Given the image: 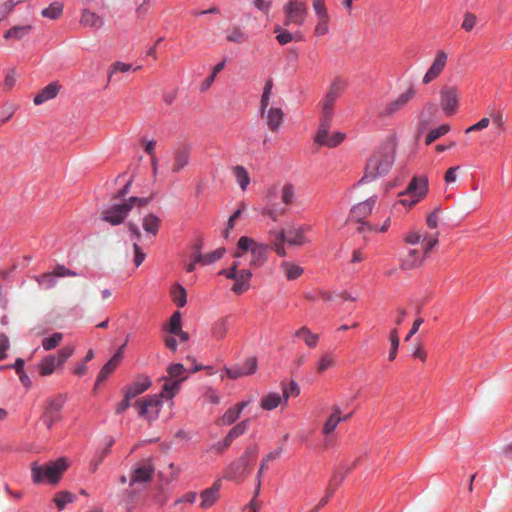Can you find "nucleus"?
<instances>
[{
  "instance_id": "nucleus-1",
  "label": "nucleus",
  "mask_w": 512,
  "mask_h": 512,
  "mask_svg": "<svg viewBox=\"0 0 512 512\" xmlns=\"http://www.w3.org/2000/svg\"><path fill=\"white\" fill-rule=\"evenodd\" d=\"M394 162L393 147L387 146L375 152L366 164L365 174L360 182H369L389 172Z\"/></svg>"
},
{
  "instance_id": "nucleus-2",
  "label": "nucleus",
  "mask_w": 512,
  "mask_h": 512,
  "mask_svg": "<svg viewBox=\"0 0 512 512\" xmlns=\"http://www.w3.org/2000/svg\"><path fill=\"white\" fill-rule=\"evenodd\" d=\"M68 464L65 458H58L55 461L45 465H40L37 461L31 464V476L35 484L47 482L56 484L61 479Z\"/></svg>"
},
{
  "instance_id": "nucleus-3",
  "label": "nucleus",
  "mask_w": 512,
  "mask_h": 512,
  "mask_svg": "<svg viewBox=\"0 0 512 512\" xmlns=\"http://www.w3.org/2000/svg\"><path fill=\"white\" fill-rule=\"evenodd\" d=\"M347 84L341 77H335L323 99L320 102L321 106V118H323V128L321 134H324L325 128L329 121H332L334 115V106L337 99L342 95Z\"/></svg>"
},
{
  "instance_id": "nucleus-4",
  "label": "nucleus",
  "mask_w": 512,
  "mask_h": 512,
  "mask_svg": "<svg viewBox=\"0 0 512 512\" xmlns=\"http://www.w3.org/2000/svg\"><path fill=\"white\" fill-rule=\"evenodd\" d=\"M238 250L234 253L235 258L242 257L247 251L251 252L250 266L259 268L267 261L268 245L258 243L254 239L242 236L237 243Z\"/></svg>"
},
{
  "instance_id": "nucleus-5",
  "label": "nucleus",
  "mask_w": 512,
  "mask_h": 512,
  "mask_svg": "<svg viewBox=\"0 0 512 512\" xmlns=\"http://www.w3.org/2000/svg\"><path fill=\"white\" fill-rule=\"evenodd\" d=\"M153 474L154 466L149 460H144L133 469L129 480L131 489L127 491L125 500L128 511L134 507L137 494V489L134 487L151 481Z\"/></svg>"
},
{
  "instance_id": "nucleus-6",
  "label": "nucleus",
  "mask_w": 512,
  "mask_h": 512,
  "mask_svg": "<svg viewBox=\"0 0 512 512\" xmlns=\"http://www.w3.org/2000/svg\"><path fill=\"white\" fill-rule=\"evenodd\" d=\"M239 261H234L227 269H222L219 275L225 276L227 279L234 280L231 290L236 295L245 293L250 288V280L252 272L249 269H239Z\"/></svg>"
},
{
  "instance_id": "nucleus-7",
  "label": "nucleus",
  "mask_w": 512,
  "mask_h": 512,
  "mask_svg": "<svg viewBox=\"0 0 512 512\" xmlns=\"http://www.w3.org/2000/svg\"><path fill=\"white\" fill-rule=\"evenodd\" d=\"M257 453L256 447L247 448L243 455L229 466L227 477L238 480L248 476L250 473L249 467L255 461Z\"/></svg>"
},
{
  "instance_id": "nucleus-8",
  "label": "nucleus",
  "mask_w": 512,
  "mask_h": 512,
  "mask_svg": "<svg viewBox=\"0 0 512 512\" xmlns=\"http://www.w3.org/2000/svg\"><path fill=\"white\" fill-rule=\"evenodd\" d=\"M134 407L140 417L145 418L149 422L155 421L162 407L161 395L154 394L138 399L134 403Z\"/></svg>"
},
{
  "instance_id": "nucleus-9",
  "label": "nucleus",
  "mask_w": 512,
  "mask_h": 512,
  "mask_svg": "<svg viewBox=\"0 0 512 512\" xmlns=\"http://www.w3.org/2000/svg\"><path fill=\"white\" fill-rule=\"evenodd\" d=\"M283 13L285 26H302L306 21L308 9L304 2L291 0L283 6Z\"/></svg>"
},
{
  "instance_id": "nucleus-10",
  "label": "nucleus",
  "mask_w": 512,
  "mask_h": 512,
  "mask_svg": "<svg viewBox=\"0 0 512 512\" xmlns=\"http://www.w3.org/2000/svg\"><path fill=\"white\" fill-rule=\"evenodd\" d=\"M377 202V197L372 196L369 199L360 202L354 205L350 210V219L357 221L360 223V226L357 228V231L362 233L367 229L368 223L363 222L365 218H367L373 210Z\"/></svg>"
},
{
  "instance_id": "nucleus-11",
  "label": "nucleus",
  "mask_w": 512,
  "mask_h": 512,
  "mask_svg": "<svg viewBox=\"0 0 512 512\" xmlns=\"http://www.w3.org/2000/svg\"><path fill=\"white\" fill-rule=\"evenodd\" d=\"M65 396L58 395L47 401V406L42 415V421L48 429H51L54 423L61 418V409L65 403Z\"/></svg>"
},
{
  "instance_id": "nucleus-12",
  "label": "nucleus",
  "mask_w": 512,
  "mask_h": 512,
  "mask_svg": "<svg viewBox=\"0 0 512 512\" xmlns=\"http://www.w3.org/2000/svg\"><path fill=\"white\" fill-rule=\"evenodd\" d=\"M440 105L446 115H454L459 106L460 94L456 87L446 86L440 91Z\"/></svg>"
},
{
  "instance_id": "nucleus-13",
  "label": "nucleus",
  "mask_w": 512,
  "mask_h": 512,
  "mask_svg": "<svg viewBox=\"0 0 512 512\" xmlns=\"http://www.w3.org/2000/svg\"><path fill=\"white\" fill-rule=\"evenodd\" d=\"M131 211V205L126 202L114 204L101 213V219L111 225H119L124 222L128 213Z\"/></svg>"
},
{
  "instance_id": "nucleus-14",
  "label": "nucleus",
  "mask_w": 512,
  "mask_h": 512,
  "mask_svg": "<svg viewBox=\"0 0 512 512\" xmlns=\"http://www.w3.org/2000/svg\"><path fill=\"white\" fill-rule=\"evenodd\" d=\"M448 55L445 51L439 50L435 58L422 78V84L428 85L436 80L444 71L447 65Z\"/></svg>"
},
{
  "instance_id": "nucleus-15",
  "label": "nucleus",
  "mask_w": 512,
  "mask_h": 512,
  "mask_svg": "<svg viewBox=\"0 0 512 512\" xmlns=\"http://www.w3.org/2000/svg\"><path fill=\"white\" fill-rule=\"evenodd\" d=\"M416 96V89L410 85L408 89L401 93L396 99L389 102L381 112L382 116H392L396 112L402 110L414 97Z\"/></svg>"
},
{
  "instance_id": "nucleus-16",
  "label": "nucleus",
  "mask_w": 512,
  "mask_h": 512,
  "mask_svg": "<svg viewBox=\"0 0 512 512\" xmlns=\"http://www.w3.org/2000/svg\"><path fill=\"white\" fill-rule=\"evenodd\" d=\"M427 191L428 180L425 177H414L409 183L406 191L402 192L400 196L408 195L409 197H412L413 199L409 203V207H412L426 195Z\"/></svg>"
},
{
  "instance_id": "nucleus-17",
  "label": "nucleus",
  "mask_w": 512,
  "mask_h": 512,
  "mask_svg": "<svg viewBox=\"0 0 512 512\" xmlns=\"http://www.w3.org/2000/svg\"><path fill=\"white\" fill-rule=\"evenodd\" d=\"M331 122L329 121L327 124V127L325 128L324 134H321V130L323 128V118H321L320 125L318 127L316 136H315V142L320 146H326L328 148H334L337 147L339 144L343 142L346 135L342 132H336L332 135H328L329 128L331 126Z\"/></svg>"
},
{
  "instance_id": "nucleus-18",
  "label": "nucleus",
  "mask_w": 512,
  "mask_h": 512,
  "mask_svg": "<svg viewBox=\"0 0 512 512\" xmlns=\"http://www.w3.org/2000/svg\"><path fill=\"white\" fill-rule=\"evenodd\" d=\"M311 230L310 225L291 227L286 230V243L292 246H302L309 242L305 234Z\"/></svg>"
},
{
  "instance_id": "nucleus-19",
  "label": "nucleus",
  "mask_w": 512,
  "mask_h": 512,
  "mask_svg": "<svg viewBox=\"0 0 512 512\" xmlns=\"http://www.w3.org/2000/svg\"><path fill=\"white\" fill-rule=\"evenodd\" d=\"M231 326V319L229 316H223L215 320L210 327L211 338L215 341H222Z\"/></svg>"
},
{
  "instance_id": "nucleus-20",
  "label": "nucleus",
  "mask_w": 512,
  "mask_h": 512,
  "mask_svg": "<svg viewBox=\"0 0 512 512\" xmlns=\"http://www.w3.org/2000/svg\"><path fill=\"white\" fill-rule=\"evenodd\" d=\"M266 125L271 132H277L284 121V113L280 108H266L264 117Z\"/></svg>"
},
{
  "instance_id": "nucleus-21",
  "label": "nucleus",
  "mask_w": 512,
  "mask_h": 512,
  "mask_svg": "<svg viewBox=\"0 0 512 512\" xmlns=\"http://www.w3.org/2000/svg\"><path fill=\"white\" fill-rule=\"evenodd\" d=\"M151 385L152 382L148 376H140L134 382L128 385L124 392L128 395V397L133 399L148 390Z\"/></svg>"
},
{
  "instance_id": "nucleus-22",
  "label": "nucleus",
  "mask_w": 512,
  "mask_h": 512,
  "mask_svg": "<svg viewBox=\"0 0 512 512\" xmlns=\"http://www.w3.org/2000/svg\"><path fill=\"white\" fill-rule=\"evenodd\" d=\"M190 159V149L188 147H179L173 153L172 172L179 173L188 165Z\"/></svg>"
},
{
  "instance_id": "nucleus-23",
  "label": "nucleus",
  "mask_w": 512,
  "mask_h": 512,
  "mask_svg": "<svg viewBox=\"0 0 512 512\" xmlns=\"http://www.w3.org/2000/svg\"><path fill=\"white\" fill-rule=\"evenodd\" d=\"M221 484L219 481L215 482L212 487L205 489L201 492V503L202 509H208L213 506L219 498V490Z\"/></svg>"
},
{
  "instance_id": "nucleus-24",
  "label": "nucleus",
  "mask_w": 512,
  "mask_h": 512,
  "mask_svg": "<svg viewBox=\"0 0 512 512\" xmlns=\"http://www.w3.org/2000/svg\"><path fill=\"white\" fill-rule=\"evenodd\" d=\"M80 24L83 27L100 29L104 25V19L89 9H83L80 17Z\"/></svg>"
},
{
  "instance_id": "nucleus-25",
  "label": "nucleus",
  "mask_w": 512,
  "mask_h": 512,
  "mask_svg": "<svg viewBox=\"0 0 512 512\" xmlns=\"http://www.w3.org/2000/svg\"><path fill=\"white\" fill-rule=\"evenodd\" d=\"M425 257L418 249L409 250L408 254L401 261V268L410 270L421 266Z\"/></svg>"
},
{
  "instance_id": "nucleus-26",
  "label": "nucleus",
  "mask_w": 512,
  "mask_h": 512,
  "mask_svg": "<svg viewBox=\"0 0 512 512\" xmlns=\"http://www.w3.org/2000/svg\"><path fill=\"white\" fill-rule=\"evenodd\" d=\"M161 380L164 381V384L158 395H161V398L171 400L179 392L182 384L181 380H172L165 376H163Z\"/></svg>"
},
{
  "instance_id": "nucleus-27",
  "label": "nucleus",
  "mask_w": 512,
  "mask_h": 512,
  "mask_svg": "<svg viewBox=\"0 0 512 512\" xmlns=\"http://www.w3.org/2000/svg\"><path fill=\"white\" fill-rule=\"evenodd\" d=\"M260 406L262 409L266 411H271L276 409L279 406H285L284 405V399L282 395L276 392H270L264 397H262L260 401Z\"/></svg>"
},
{
  "instance_id": "nucleus-28",
  "label": "nucleus",
  "mask_w": 512,
  "mask_h": 512,
  "mask_svg": "<svg viewBox=\"0 0 512 512\" xmlns=\"http://www.w3.org/2000/svg\"><path fill=\"white\" fill-rule=\"evenodd\" d=\"M58 92H59L58 84L50 83L34 97L33 102L35 105H40L50 99L55 98L57 96Z\"/></svg>"
},
{
  "instance_id": "nucleus-29",
  "label": "nucleus",
  "mask_w": 512,
  "mask_h": 512,
  "mask_svg": "<svg viewBox=\"0 0 512 512\" xmlns=\"http://www.w3.org/2000/svg\"><path fill=\"white\" fill-rule=\"evenodd\" d=\"M160 225L161 219L153 213L145 215L142 220V227L144 231L152 235L153 237H155L158 234Z\"/></svg>"
},
{
  "instance_id": "nucleus-30",
  "label": "nucleus",
  "mask_w": 512,
  "mask_h": 512,
  "mask_svg": "<svg viewBox=\"0 0 512 512\" xmlns=\"http://www.w3.org/2000/svg\"><path fill=\"white\" fill-rule=\"evenodd\" d=\"M341 422V409L339 406L334 405L332 407V414L328 417L323 425L322 432L325 435L331 434Z\"/></svg>"
},
{
  "instance_id": "nucleus-31",
  "label": "nucleus",
  "mask_w": 512,
  "mask_h": 512,
  "mask_svg": "<svg viewBox=\"0 0 512 512\" xmlns=\"http://www.w3.org/2000/svg\"><path fill=\"white\" fill-rule=\"evenodd\" d=\"M59 366L60 365L57 364L56 355L51 354L41 360V362L38 364V371L41 376H49Z\"/></svg>"
},
{
  "instance_id": "nucleus-32",
  "label": "nucleus",
  "mask_w": 512,
  "mask_h": 512,
  "mask_svg": "<svg viewBox=\"0 0 512 512\" xmlns=\"http://www.w3.org/2000/svg\"><path fill=\"white\" fill-rule=\"evenodd\" d=\"M295 336L302 338L309 348H315L319 341V335L313 333L308 327L302 326L295 332Z\"/></svg>"
},
{
  "instance_id": "nucleus-33",
  "label": "nucleus",
  "mask_w": 512,
  "mask_h": 512,
  "mask_svg": "<svg viewBox=\"0 0 512 512\" xmlns=\"http://www.w3.org/2000/svg\"><path fill=\"white\" fill-rule=\"evenodd\" d=\"M280 268L288 280H295L299 278L304 272V269L301 266L289 261L282 262Z\"/></svg>"
},
{
  "instance_id": "nucleus-34",
  "label": "nucleus",
  "mask_w": 512,
  "mask_h": 512,
  "mask_svg": "<svg viewBox=\"0 0 512 512\" xmlns=\"http://www.w3.org/2000/svg\"><path fill=\"white\" fill-rule=\"evenodd\" d=\"M232 171L237 184L243 191H245L250 184V176L248 171L244 166L241 165L234 166Z\"/></svg>"
},
{
  "instance_id": "nucleus-35",
  "label": "nucleus",
  "mask_w": 512,
  "mask_h": 512,
  "mask_svg": "<svg viewBox=\"0 0 512 512\" xmlns=\"http://www.w3.org/2000/svg\"><path fill=\"white\" fill-rule=\"evenodd\" d=\"M224 254L225 248L220 247L212 252L206 254H199L197 256L196 262H198L201 265H209L220 260L224 256Z\"/></svg>"
},
{
  "instance_id": "nucleus-36",
  "label": "nucleus",
  "mask_w": 512,
  "mask_h": 512,
  "mask_svg": "<svg viewBox=\"0 0 512 512\" xmlns=\"http://www.w3.org/2000/svg\"><path fill=\"white\" fill-rule=\"evenodd\" d=\"M119 365V355H113L112 358L100 370L96 384L103 382Z\"/></svg>"
},
{
  "instance_id": "nucleus-37",
  "label": "nucleus",
  "mask_w": 512,
  "mask_h": 512,
  "mask_svg": "<svg viewBox=\"0 0 512 512\" xmlns=\"http://www.w3.org/2000/svg\"><path fill=\"white\" fill-rule=\"evenodd\" d=\"M287 210L279 207L277 204L271 203L261 209V215L277 221L281 216L285 215Z\"/></svg>"
},
{
  "instance_id": "nucleus-38",
  "label": "nucleus",
  "mask_w": 512,
  "mask_h": 512,
  "mask_svg": "<svg viewBox=\"0 0 512 512\" xmlns=\"http://www.w3.org/2000/svg\"><path fill=\"white\" fill-rule=\"evenodd\" d=\"M439 233L434 234L425 233L422 238V251L421 253L426 258L431 250L438 244Z\"/></svg>"
},
{
  "instance_id": "nucleus-39",
  "label": "nucleus",
  "mask_w": 512,
  "mask_h": 512,
  "mask_svg": "<svg viewBox=\"0 0 512 512\" xmlns=\"http://www.w3.org/2000/svg\"><path fill=\"white\" fill-rule=\"evenodd\" d=\"M487 114L490 116L493 125L497 129V133L500 134L505 131V119L501 110L496 108H489Z\"/></svg>"
},
{
  "instance_id": "nucleus-40",
  "label": "nucleus",
  "mask_w": 512,
  "mask_h": 512,
  "mask_svg": "<svg viewBox=\"0 0 512 512\" xmlns=\"http://www.w3.org/2000/svg\"><path fill=\"white\" fill-rule=\"evenodd\" d=\"M168 378L172 380H181V383L184 382L188 376L186 375L185 367L180 363H174L168 366L167 368Z\"/></svg>"
},
{
  "instance_id": "nucleus-41",
  "label": "nucleus",
  "mask_w": 512,
  "mask_h": 512,
  "mask_svg": "<svg viewBox=\"0 0 512 512\" xmlns=\"http://www.w3.org/2000/svg\"><path fill=\"white\" fill-rule=\"evenodd\" d=\"M317 17V23L314 29V34L316 36H324L329 32V23H330V16L328 13L324 14H318Z\"/></svg>"
},
{
  "instance_id": "nucleus-42",
  "label": "nucleus",
  "mask_w": 512,
  "mask_h": 512,
  "mask_svg": "<svg viewBox=\"0 0 512 512\" xmlns=\"http://www.w3.org/2000/svg\"><path fill=\"white\" fill-rule=\"evenodd\" d=\"M30 25H24V26H15L7 30L4 34V37L6 39H15V40H21L24 38L29 32L31 31Z\"/></svg>"
},
{
  "instance_id": "nucleus-43",
  "label": "nucleus",
  "mask_w": 512,
  "mask_h": 512,
  "mask_svg": "<svg viewBox=\"0 0 512 512\" xmlns=\"http://www.w3.org/2000/svg\"><path fill=\"white\" fill-rule=\"evenodd\" d=\"M273 82L271 79L267 80L263 89V94L260 100V114L264 117L266 108H268L270 96L272 93Z\"/></svg>"
},
{
  "instance_id": "nucleus-44",
  "label": "nucleus",
  "mask_w": 512,
  "mask_h": 512,
  "mask_svg": "<svg viewBox=\"0 0 512 512\" xmlns=\"http://www.w3.org/2000/svg\"><path fill=\"white\" fill-rule=\"evenodd\" d=\"M248 40V35L238 26H233L228 34L227 41L242 44Z\"/></svg>"
},
{
  "instance_id": "nucleus-45",
  "label": "nucleus",
  "mask_w": 512,
  "mask_h": 512,
  "mask_svg": "<svg viewBox=\"0 0 512 512\" xmlns=\"http://www.w3.org/2000/svg\"><path fill=\"white\" fill-rule=\"evenodd\" d=\"M63 12V5L60 2H53L49 5V7L42 10L41 14L43 17L49 19H58Z\"/></svg>"
},
{
  "instance_id": "nucleus-46",
  "label": "nucleus",
  "mask_w": 512,
  "mask_h": 512,
  "mask_svg": "<svg viewBox=\"0 0 512 512\" xmlns=\"http://www.w3.org/2000/svg\"><path fill=\"white\" fill-rule=\"evenodd\" d=\"M282 453V448H277L274 451H271L267 454L261 461L260 468L257 472L256 478H261L263 473L268 469V463L272 460H275L280 457Z\"/></svg>"
},
{
  "instance_id": "nucleus-47",
  "label": "nucleus",
  "mask_w": 512,
  "mask_h": 512,
  "mask_svg": "<svg viewBox=\"0 0 512 512\" xmlns=\"http://www.w3.org/2000/svg\"><path fill=\"white\" fill-rule=\"evenodd\" d=\"M248 426L249 420H243L242 422L238 423L237 425L230 429V431L226 435V438L228 439V441L233 442V440H235L236 438H238L239 436L246 432Z\"/></svg>"
},
{
  "instance_id": "nucleus-48",
  "label": "nucleus",
  "mask_w": 512,
  "mask_h": 512,
  "mask_svg": "<svg viewBox=\"0 0 512 512\" xmlns=\"http://www.w3.org/2000/svg\"><path fill=\"white\" fill-rule=\"evenodd\" d=\"M449 130H450V126L447 124H443L435 129L431 130L428 133V135L426 136V139H425L426 145H430L431 143L436 141L438 138H440L441 136L448 133Z\"/></svg>"
},
{
  "instance_id": "nucleus-49",
  "label": "nucleus",
  "mask_w": 512,
  "mask_h": 512,
  "mask_svg": "<svg viewBox=\"0 0 512 512\" xmlns=\"http://www.w3.org/2000/svg\"><path fill=\"white\" fill-rule=\"evenodd\" d=\"M284 405H287L289 398L297 397L300 394V388L295 381H291L288 385H282Z\"/></svg>"
},
{
  "instance_id": "nucleus-50",
  "label": "nucleus",
  "mask_w": 512,
  "mask_h": 512,
  "mask_svg": "<svg viewBox=\"0 0 512 512\" xmlns=\"http://www.w3.org/2000/svg\"><path fill=\"white\" fill-rule=\"evenodd\" d=\"M62 339H63V334L56 332V333L52 334L50 337H46L42 340V347L44 350L50 351V350L54 349L55 347H57L59 345V343L62 341Z\"/></svg>"
},
{
  "instance_id": "nucleus-51",
  "label": "nucleus",
  "mask_w": 512,
  "mask_h": 512,
  "mask_svg": "<svg viewBox=\"0 0 512 512\" xmlns=\"http://www.w3.org/2000/svg\"><path fill=\"white\" fill-rule=\"evenodd\" d=\"M240 417V414L238 411L231 407L229 408L224 415L218 420V425L228 426L234 423L238 418Z\"/></svg>"
},
{
  "instance_id": "nucleus-52",
  "label": "nucleus",
  "mask_w": 512,
  "mask_h": 512,
  "mask_svg": "<svg viewBox=\"0 0 512 512\" xmlns=\"http://www.w3.org/2000/svg\"><path fill=\"white\" fill-rule=\"evenodd\" d=\"M182 321L181 314L179 311H176L170 317L169 323L167 325V330L169 333L175 335L177 332L182 330Z\"/></svg>"
},
{
  "instance_id": "nucleus-53",
  "label": "nucleus",
  "mask_w": 512,
  "mask_h": 512,
  "mask_svg": "<svg viewBox=\"0 0 512 512\" xmlns=\"http://www.w3.org/2000/svg\"><path fill=\"white\" fill-rule=\"evenodd\" d=\"M335 365V359L331 353H325L321 356L317 364V372L323 373Z\"/></svg>"
},
{
  "instance_id": "nucleus-54",
  "label": "nucleus",
  "mask_w": 512,
  "mask_h": 512,
  "mask_svg": "<svg viewBox=\"0 0 512 512\" xmlns=\"http://www.w3.org/2000/svg\"><path fill=\"white\" fill-rule=\"evenodd\" d=\"M132 69V65L124 62H114L108 71V83L112 80V77L117 72L126 73Z\"/></svg>"
},
{
  "instance_id": "nucleus-55",
  "label": "nucleus",
  "mask_w": 512,
  "mask_h": 512,
  "mask_svg": "<svg viewBox=\"0 0 512 512\" xmlns=\"http://www.w3.org/2000/svg\"><path fill=\"white\" fill-rule=\"evenodd\" d=\"M172 298L177 306L184 307L187 302L185 289L181 285H176L172 290Z\"/></svg>"
},
{
  "instance_id": "nucleus-56",
  "label": "nucleus",
  "mask_w": 512,
  "mask_h": 512,
  "mask_svg": "<svg viewBox=\"0 0 512 512\" xmlns=\"http://www.w3.org/2000/svg\"><path fill=\"white\" fill-rule=\"evenodd\" d=\"M56 277L52 272L44 273L36 277V281L40 286H43L45 289H51L56 286Z\"/></svg>"
},
{
  "instance_id": "nucleus-57",
  "label": "nucleus",
  "mask_w": 512,
  "mask_h": 512,
  "mask_svg": "<svg viewBox=\"0 0 512 512\" xmlns=\"http://www.w3.org/2000/svg\"><path fill=\"white\" fill-rule=\"evenodd\" d=\"M74 500V495L71 494L70 492H67V491H62V492H59L55 498H54V502L55 504L57 505V507L59 508V510H62L64 509V507L68 504V503H71L73 502Z\"/></svg>"
},
{
  "instance_id": "nucleus-58",
  "label": "nucleus",
  "mask_w": 512,
  "mask_h": 512,
  "mask_svg": "<svg viewBox=\"0 0 512 512\" xmlns=\"http://www.w3.org/2000/svg\"><path fill=\"white\" fill-rule=\"evenodd\" d=\"M295 190L291 183H286L282 188L281 199L286 205H291L294 201Z\"/></svg>"
},
{
  "instance_id": "nucleus-59",
  "label": "nucleus",
  "mask_w": 512,
  "mask_h": 512,
  "mask_svg": "<svg viewBox=\"0 0 512 512\" xmlns=\"http://www.w3.org/2000/svg\"><path fill=\"white\" fill-rule=\"evenodd\" d=\"M274 32L277 33L276 39L281 45H286L294 39V36L289 31L280 26H276Z\"/></svg>"
},
{
  "instance_id": "nucleus-60",
  "label": "nucleus",
  "mask_w": 512,
  "mask_h": 512,
  "mask_svg": "<svg viewBox=\"0 0 512 512\" xmlns=\"http://www.w3.org/2000/svg\"><path fill=\"white\" fill-rule=\"evenodd\" d=\"M224 66H225V62H224V61H222V62L218 63V64L213 68L212 74H211L209 77H207V78L204 80V82L201 84V90H202V91L207 90V89L211 86V84H212V83L214 82V80H215L216 75H217L220 71H222V70L224 69Z\"/></svg>"
},
{
  "instance_id": "nucleus-61",
  "label": "nucleus",
  "mask_w": 512,
  "mask_h": 512,
  "mask_svg": "<svg viewBox=\"0 0 512 512\" xmlns=\"http://www.w3.org/2000/svg\"><path fill=\"white\" fill-rule=\"evenodd\" d=\"M390 342H391V347H390L388 358L390 361H393L396 358L397 350H398V346H399V337H398L397 329H393L391 331Z\"/></svg>"
},
{
  "instance_id": "nucleus-62",
  "label": "nucleus",
  "mask_w": 512,
  "mask_h": 512,
  "mask_svg": "<svg viewBox=\"0 0 512 512\" xmlns=\"http://www.w3.org/2000/svg\"><path fill=\"white\" fill-rule=\"evenodd\" d=\"M268 234L271 247L274 244H281L286 242V231L284 230H270Z\"/></svg>"
},
{
  "instance_id": "nucleus-63",
  "label": "nucleus",
  "mask_w": 512,
  "mask_h": 512,
  "mask_svg": "<svg viewBox=\"0 0 512 512\" xmlns=\"http://www.w3.org/2000/svg\"><path fill=\"white\" fill-rule=\"evenodd\" d=\"M461 205L468 212L476 211L481 206V200L479 198L471 199L467 196L462 200Z\"/></svg>"
},
{
  "instance_id": "nucleus-64",
  "label": "nucleus",
  "mask_w": 512,
  "mask_h": 512,
  "mask_svg": "<svg viewBox=\"0 0 512 512\" xmlns=\"http://www.w3.org/2000/svg\"><path fill=\"white\" fill-rule=\"evenodd\" d=\"M476 23H477L476 15L473 13H470V12H466L464 14V19H463L461 27L465 31L469 32L475 27Z\"/></svg>"
}]
</instances>
